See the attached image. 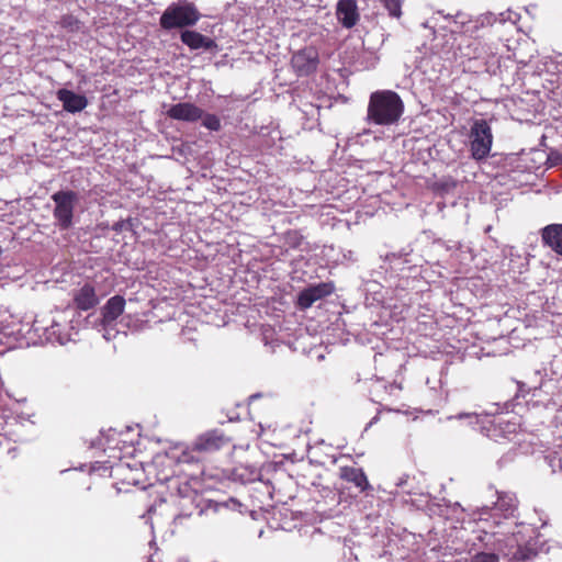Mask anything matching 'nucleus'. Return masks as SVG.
<instances>
[{
    "label": "nucleus",
    "mask_w": 562,
    "mask_h": 562,
    "mask_svg": "<svg viewBox=\"0 0 562 562\" xmlns=\"http://www.w3.org/2000/svg\"><path fill=\"white\" fill-rule=\"evenodd\" d=\"M496 494L497 499L492 507L483 506L477 510V519L485 525L482 539L507 555L532 560L538 553L535 528L515 520L518 501L514 493Z\"/></svg>",
    "instance_id": "obj_1"
},
{
    "label": "nucleus",
    "mask_w": 562,
    "mask_h": 562,
    "mask_svg": "<svg viewBox=\"0 0 562 562\" xmlns=\"http://www.w3.org/2000/svg\"><path fill=\"white\" fill-rule=\"evenodd\" d=\"M403 113L404 103L396 92L379 90L369 98L366 121L369 124L391 126L398 123Z\"/></svg>",
    "instance_id": "obj_2"
},
{
    "label": "nucleus",
    "mask_w": 562,
    "mask_h": 562,
    "mask_svg": "<svg viewBox=\"0 0 562 562\" xmlns=\"http://www.w3.org/2000/svg\"><path fill=\"white\" fill-rule=\"evenodd\" d=\"M200 19L195 5L187 0H179L167 7L159 23L164 30L183 29L194 25Z\"/></svg>",
    "instance_id": "obj_3"
},
{
    "label": "nucleus",
    "mask_w": 562,
    "mask_h": 562,
    "mask_svg": "<svg viewBox=\"0 0 562 562\" xmlns=\"http://www.w3.org/2000/svg\"><path fill=\"white\" fill-rule=\"evenodd\" d=\"M55 203L53 216L55 225L61 229L67 231L74 224L75 207L79 201V195L72 190H60L52 195Z\"/></svg>",
    "instance_id": "obj_4"
},
{
    "label": "nucleus",
    "mask_w": 562,
    "mask_h": 562,
    "mask_svg": "<svg viewBox=\"0 0 562 562\" xmlns=\"http://www.w3.org/2000/svg\"><path fill=\"white\" fill-rule=\"evenodd\" d=\"M471 155L475 160L485 159L492 148L493 135L490 124L485 120L474 121L471 131Z\"/></svg>",
    "instance_id": "obj_5"
},
{
    "label": "nucleus",
    "mask_w": 562,
    "mask_h": 562,
    "mask_svg": "<svg viewBox=\"0 0 562 562\" xmlns=\"http://www.w3.org/2000/svg\"><path fill=\"white\" fill-rule=\"evenodd\" d=\"M49 325L45 319L36 318L33 322L32 328L40 336L44 337L47 341L66 344L70 339L69 331L66 326L52 318Z\"/></svg>",
    "instance_id": "obj_6"
},
{
    "label": "nucleus",
    "mask_w": 562,
    "mask_h": 562,
    "mask_svg": "<svg viewBox=\"0 0 562 562\" xmlns=\"http://www.w3.org/2000/svg\"><path fill=\"white\" fill-rule=\"evenodd\" d=\"M319 63L318 53L314 47H305L293 54L292 68L300 77L308 76L316 71Z\"/></svg>",
    "instance_id": "obj_7"
},
{
    "label": "nucleus",
    "mask_w": 562,
    "mask_h": 562,
    "mask_svg": "<svg viewBox=\"0 0 562 562\" xmlns=\"http://www.w3.org/2000/svg\"><path fill=\"white\" fill-rule=\"evenodd\" d=\"M231 443V439L222 431L214 429L199 436L194 441V449L202 452H214Z\"/></svg>",
    "instance_id": "obj_8"
},
{
    "label": "nucleus",
    "mask_w": 562,
    "mask_h": 562,
    "mask_svg": "<svg viewBox=\"0 0 562 562\" xmlns=\"http://www.w3.org/2000/svg\"><path fill=\"white\" fill-rule=\"evenodd\" d=\"M334 291V286L330 283H318L310 285L300 292L297 297V305L301 310L310 308L316 301L322 300Z\"/></svg>",
    "instance_id": "obj_9"
},
{
    "label": "nucleus",
    "mask_w": 562,
    "mask_h": 562,
    "mask_svg": "<svg viewBox=\"0 0 562 562\" xmlns=\"http://www.w3.org/2000/svg\"><path fill=\"white\" fill-rule=\"evenodd\" d=\"M125 300L121 295H114L108 300L105 305L101 310L102 319L101 324L105 329V334L103 335L105 339H110L111 335L108 331V327L114 323L120 315L124 312Z\"/></svg>",
    "instance_id": "obj_10"
},
{
    "label": "nucleus",
    "mask_w": 562,
    "mask_h": 562,
    "mask_svg": "<svg viewBox=\"0 0 562 562\" xmlns=\"http://www.w3.org/2000/svg\"><path fill=\"white\" fill-rule=\"evenodd\" d=\"M167 116L184 122H196L202 117L203 110L190 102H180L171 105L167 112Z\"/></svg>",
    "instance_id": "obj_11"
},
{
    "label": "nucleus",
    "mask_w": 562,
    "mask_h": 562,
    "mask_svg": "<svg viewBox=\"0 0 562 562\" xmlns=\"http://www.w3.org/2000/svg\"><path fill=\"white\" fill-rule=\"evenodd\" d=\"M336 16L344 27H353L360 20L357 1L338 0L336 5Z\"/></svg>",
    "instance_id": "obj_12"
},
{
    "label": "nucleus",
    "mask_w": 562,
    "mask_h": 562,
    "mask_svg": "<svg viewBox=\"0 0 562 562\" xmlns=\"http://www.w3.org/2000/svg\"><path fill=\"white\" fill-rule=\"evenodd\" d=\"M72 301L75 306L81 311H88L99 304V297L95 289L90 283H85L79 289L74 291Z\"/></svg>",
    "instance_id": "obj_13"
},
{
    "label": "nucleus",
    "mask_w": 562,
    "mask_h": 562,
    "mask_svg": "<svg viewBox=\"0 0 562 562\" xmlns=\"http://www.w3.org/2000/svg\"><path fill=\"white\" fill-rule=\"evenodd\" d=\"M56 97L63 103L64 110L69 113L81 112L88 105V99L83 94L75 93L68 89H59Z\"/></svg>",
    "instance_id": "obj_14"
},
{
    "label": "nucleus",
    "mask_w": 562,
    "mask_h": 562,
    "mask_svg": "<svg viewBox=\"0 0 562 562\" xmlns=\"http://www.w3.org/2000/svg\"><path fill=\"white\" fill-rule=\"evenodd\" d=\"M483 537V529L481 530V533L477 536V540L482 543L483 550L475 553L472 558L473 562H499V557L508 558L512 562H529L530 560H520L516 559L513 555H507L503 552H501L497 548H494V546H487L485 541L482 539Z\"/></svg>",
    "instance_id": "obj_15"
},
{
    "label": "nucleus",
    "mask_w": 562,
    "mask_h": 562,
    "mask_svg": "<svg viewBox=\"0 0 562 562\" xmlns=\"http://www.w3.org/2000/svg\"><path fill=\"white\" fill-rule=\"evenodd\" d=\"M541 237L544 245L562 256V224H550L542 228Z\"/></svg>",
    "instance_id": "obj_16"
},
{
    "label": "nucleus",
    "mask_w": 562,
    "mask_h": 562,
    "mask_svg": "<svg viewBox=\"0 0 562 562\" xmlns=\"http://www.w3.org/2000/svg\"><path fill=\"white\" fill-rule=\"evenodd\" d=\"M486 429V436L497 441L499 438L506 437L508 434H513L516 430V424L504 420L499 417L497 419L488 422Z\"/></svg>",
    "instance_id": "obj_17"
},
{
    "label": "nucleus",
    "mask_w": 562,
    "mask_h": 562,
    "mask_svg": "<svg viewBox=\"0 0 562 562\" xmlns=\"http://www.w3.org/2000/svg\"><path fill=\"white\" fill-rule=\"evenodd\" d=\"M181 41L191 49H212L216 46L212 38L204 36L195 31H183L181 33Z\"/></svg>",
    "instance_id": "obj_18"
},
{
    "label": "nucleus",
    "mask_w": 562,
    "mask_h": 562,
    "mask_svg": "<svg viewBox=\"0 0 562 562\" xmlns=\"http://www.w3.org/2000/svg\"><path fill=\"white\" fill-rule=\"evenodd\" d=\"M340 477L347 482L353 483L361 492L371 488L367 475L360 468L344 467L340 469Z\"/></svg>",
    "instance_id": "obj_19"
},
{
    "label": "nucleus",
    "mask_w": 562,
    "mask_h": 562,
    "mask_svg": "<svg viewBox=\"0 0 562 562\" xmlns=\"http://www.w3.org/2000/svg\"><path fill=\"white\" fill-rule=\"evenodd\" d=\"M8 318V315L0 314V346L7 345L3 339L9 338L14 334V330L12 328H10L9 326H4V323L7 322ZM7 349H9V346H5L4 351ZM1 352H3V350Z\"/></svg>",
    "instance_id": "obj_20"
},
{
    "label": "nucleus",
    "mask_w": 562,
    "mask_h": 562,
    "mask_svg": "<svg viewBox=\"0 0 562 562\" xmlns=\"http://www.w3.org/2000/svg\"><path fill=\"white\" fill-rule=\"evenodd\" d=\"M202 125L210 131H218L221 128V121L215 114H202Z\"/></svg>",
    "instance_id": "obj_21"
},
{
    "label": "nucleus",
    "mask_w": 562,
    "mask_h": 562,
    "mask_svg": "<svg viewBox=\"0 0 562 562\" xmlns=\"http://www.w3.org/2000/svg\"><path fill=\"white\" fill-rule=\"evenodd\" d=\"M389 11V14L393 18H401L402 15V0H381Z\"/></svg>",
    "instance_id": "obj_22"
},
{
    "label": "nucleus",
    "mask_w": 562,
    "mask_h": 562,
    "mask_svg": "<svg viewBox=\"0 0 562 562\" xmlns=\"http://www.w3.org/2000/svg\"><path fill=\"white\" fill-rule=\"evenodd\" d=\"M562 162V154L559 151H551L547 158L548 167H555Z\"/></svg>",
    "instance_id": "obj_23"
},
{
    "label": "nucleus",
    "mask_w": 562,
    "mask_h": 562,
    "mask_svg": "<svg viewBox=\"0 0 562 562\" xmlns=\"http://www.w3.org/2000/svg\"><path fill=\"white\" fill-rule=\"evenodd\" d=\"M345 260L355 262L357 260L356 254L352 250H347L342 254Z\"/></svg>",
    "instance_id": "obj_24"
},
{
    "label": "nucleus",
    "mask_w": 562,
    "mask_h": 562,
    "mask_svg": "<svg viewBox=\"0 0 562 562\" xmlns=\"http://www.w3.org/2000/svg\"><path fill=\"white\" fill-rule=\"evenodd\" d=\"M459 419H462V418H469L471 420H477V416L476 414L474 413H464V414H459L457 416Z\"/></svg>",
    "instance_id": "obj_25"
},
{
    "label": "nucleus",
    "mask_w": 562,
    "mask_h": 562,
    "mask_svg": "<svg viewBox=\"0 0 562 562\" xmlns=\"http://www.w3.org/2000/svg\"><path fill=\"white\" fill-rule=\"evenodd\" d=\"M507 20H510L513 23L515 22V20H513V19H512V14H510V13H508V15H507V16H505V13H501V14H499V22H501V23H504V22H506Z\"/></svg>",
    "instance_id": "obj_26"
},
{
    "label": "nucleus",
    "mask_w": 562,
    "mask_h": 562,
    "mask_svg": "<svg viewBox=\"0 0 562 562\" xmlns=\"http://www.w3.org/2000/svg\"><path fill=\"white\" fill-rule=\"evenodd\" d=\"M123 227H124V222H119V223L114 224L113 229L119 232V231H122Z\"/></svg>",
    "instance_id": "obj_27"
},
{
    "label": "nucleus",
    "mask_w": 562,
    "mask_h": 562,
    "mask_svg": "<svg viewBox=\"0 0 562 562\" xmlns=\"http://www.w3.org/2000/svg\"><path fill=\"white\" fill-rule=\"evenodd\" d=\"M406 481H407V476L401 477V479L398 480V482L396 483V486H398V487H403V486H404V484L406 483Z\"/></svg>",
    "instance_id": "obj_28"
},
{
    "label": "nucleus",
    "mask_w": 562,
    "mask_h": 562,
    "mask_svg": "<svg viewBox=\"0 0 562 562\" xmlns=\"http://www.w3.org/2000/svg\"><path fill=\"white\" fill-rule=\"evenodd\" d=\"M424 27H429L428 22L423 23Z\"/></svg>",
    "instance_id": "obj_29"
}]
</instances>
